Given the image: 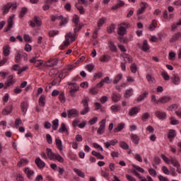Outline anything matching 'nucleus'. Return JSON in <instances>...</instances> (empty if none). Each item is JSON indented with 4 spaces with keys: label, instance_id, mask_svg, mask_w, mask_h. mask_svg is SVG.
<instances>
[{
    "label": "nucleus",
    "instance_id": "1",
    "mask_svg": "<svg viewBox=\"0 0 181 181\" xmlns=\"http://www.w3.org/2000/svg\"><path fill=\"white\" fill-rule=\"evenodd\" d=\"M131 28V24L129 23H122L118 25L117 28V35L119 36H124V35H127V30Z\"/></svg>",
    "mask_w": 181,
    "mask_h": 181
},
{
    "label": "nucleus",
    "instance_id": "2",
    "mask_svg": "<svg viewBox=\"0 0 181 181\" xmlns=\"http://www.w3.org/2000/svg\"><path fill=\"white\" fill-rule=\"evenodd\" d=\"M67 84L70 89L69 93L71 94V96L75 97L76 93H77V91H78L80 87L76 83L68 82Z\"/></svg>",
    "mask_w": 181,
    "mask_h": 181
},
{
    "label": "nucleus",
    "instance_id": "3",
    "mask_svg": "<svg viewBox=\"0 0 181 181\" xmlns=\"http://www.w3.org/2000/svg\"><path fill=\"white\" fill-rule=\"evenodd\" d=\"M81 104H83V109L81 110L80 114L81 115H86V114L90 111V107H88V101L86 99L83 100L81 102Z\"/></svg>",
    "mask_w": 181,
    "mask_h": 181
},
{
    "label": "nucleus",
    "instance_id": "4",
    "mask_svg": "<svg viewBox=\"0 0 181 181\" xmlns=\"http://www.w3.org/2000/svg\"><path fill=\"white\" fill-rule=\"evenodd\" d=\"M107 122V119H102L101 122H99L100 124V127L98 129L97 131V134L98 135H103V134H104V132H105V124Z\"/></svg>",
    "mask_w": 181,
    "mask_h": 181
},
{
    "label": "nucleus",
    "instance_id": "5",
    "mask_svg": "<svg viewBox=\"0 0 181 181\" xmlns=\"http://www.w3.org/2000/svg\"><path fill=\"white\" fill-rule=\"evenodd\" d=\"M14 83H16V81L13 79V76L10 75L8 77L7 81L4 83V89L6 90L8 87H11V86H13Z\"/></svg>",
    "mask_w": 181,
    "mask_h": 181
},
{
    "label": "nucleus",
    "instance_id": "6",
    "mask_svg": "<svg viewBox=\"0 0 181 181\" xmlns=\"http://www.w3.org/2000/svg\"><path fill=\"white\" fill-rule=\"evenodd\" d=\"M13 18L15 16H11L8 19V26L5 28V32H9L13 28Z\"/></svg>",
    "mask_w": 181,
    "mask_h": 181
},
{
    "label": "nucleus",
    "instance_id": "7",
    "mask_svg": "<svg viewBox=\"0 0 181 181\" xmlns=\"http://www.w3.org/2000/svg\"><path fill=\"white\" fill-rule=\"evenodd\" d=\"M69 118H77L78 117V111L76 109H71L68 111Z\"/></svg>",
    "mask_w": 181,
    "mask_h": 181
},
{
    "label": "nucleus",
    "instance_id": "8",
    "mask_svg": "<svg viewBox=\"0 0 181 181\" xmlns=\"http://www.w3.org/2000/svg\"><path fill=\"white\" fill-rule=\"evenodd\" d=\"M155 115L159 119H166V112L157 110L155 112Z\"/></svg>",
    "mask_w": 181,
    "mask_h": 181
},
{
    "label": "nucleus",
    "instance_id": "9",
    "mask_svg": "<svg viewBox=\"0 0 181 181\" xmlns=\"http://www.w3.org/2000/svg\"><path fill=\"white\" fill-rule=\"evenodd\" d=\"M29 107V104L28 102H23L21 104V110L23 112V115H26V112H28V108Z\"/></svg>",
    "mask_w": 181,
    "mask_h": 181
},
{
    "label": "nucleus",
    "instance_id": "10",
    "mask_svg": "<svg viewBox=\"0 0 181 181\" xmlns=\"http://www.w3.org/2000/svg\"><path fill=\"white\" fill-rule=\"evenodd\" d=\"M124 5H125V2H124V1L117 0V4L114 6H112L111 9H112L113 11H115L117 9H119V8H122V6H124Z\"/></svg>",
    "mask_w": 181,
    "mask_h": 181
},
{
    "label": "nucleus",
    "instance_id": "11",
    "mask_svg": "<svg viewBox=\"0 0 181 181\" xmlns=\"http://www.w3.org/2000/svg\"><path fill=\"white\" fill-rule=\"evenodd\" d=\"M35 163L37 165V168H40V169H43V168L46 166V163L39 157L35 158Z\"/></svg>",
    "mask_w": 181,
    "mask_h": 181
},
{
    "label": "nucleus",
    "instance_id": "12",
    "mask_svg": "<svg viewBox=\"0 0 181 181\" xmlns=\"http://www.w3.org/2000/svg\"><path fill=\"white\" fill-rule=\"evenodd\" d=\"M30 63H34L36 67H40L43 64L42 60L37 59V57H35L30 59Z\"/></svg>",
    "mask_w": 181,
    "mask_h": 181
},
{
    "label": "nucleus",
    "instance_id": "13",
    "mask_svg": "<svg viewBox=\"0 0 181 181\" xmlns=\"http://www.w3.org/2000/svg\"><path fill=\"white\" fill-rule=\"evenodd\" d=\"M65 39L66 40H71V43H73L76 40V34H73L71 32L67 33L65 35Z\"/></svg>",
    "mask_w": 181,
    "mask_h": 181
},
{
    "label": "nucleus",
    "instance_id": "14",
    "mask_svg": "<svg viewBox=\"0 0 181 181\" xmlns=\"http://www.w3.org/2000/svg\"><path fill=\"white\" fill-rule=\"evenodd\" d=\"M170 100H172V98H170V97L163 96L162 98H160L157 100L156 104H159V103H160V104H166V103H169V101H170Z\"/></svg>",
    "mask_w": 181,
    "mask_h": 181
},
{
    "label": "nucleus",
    "instance_id": "15",
    "mask_svg": "<svg viewBox=\"0 0 181 181\" xmlns=\"http://www.w3.org/2000/svg\"><path fill=\"white\" fill-rule=\"evenodd\" d=\"M117 144H118V140L115 139L111 140L110 141H107L104 143V145L105 146V148H107V149H108V148H110V146H115V145H117Z\"/></svg>",
    "mask_w": 181,
    "mask_h": 181
},
{
    "label": "nucleus",
    "instance_id": "16",
    "mask_svg": "<svg viewBox=\"0 0 181 181\" xmlns=\"http://www.w3.org/2000/svg\"><path fill=\"white\" fill-rule=\"evenodd\" d=\"M140 111H141V108L139 107H132L129 111V115L130 117H132L133 115H136V114H138V112H139Z\"/></svg>",
    "mask_w": 181,
    "mask_h": 181
},
{
    "label": "nucleus",
    "instance_id": "17",
    "mask_svg": "<svg viewBox=\"0 0 181 181\" xmlns=\"http://www.w3.org/2000/svg\"><path fill=\"white\" fill-rule=\"evenodd\" d=\"M180 37H181V33L180 32H178V33H175L170 39V43H175V42H177V40H179V39H180Z\"/></svg>",
    "mask_w": 181,
    "mask_h": 181
},
{
    "label": "nucleus",
    "instance_id": "18",
    "mask_svg": "<svg viewBox=\"0 0 181 181\" xmlns=\"http://www.w3.org/2000/svg\"><path fill=\"white\" fill-rule=\"evenodd\" d=\"M12 112V105H9L2 110L3 115H9Z\"/></svg>",
    "mask_w": 181,
    "mask_h": 181
},
{
    "label": "nucleus",
    "instance_id": "19",
    "mask_svg": "<svg viewBox=\"0 0 181 181\" xmlns=\"http://www.w3.org/2000/svg\"><path fill=\"white\" fill-rule=\"evenodd\" d=\"M100 62L102 63H107L111 60V56L107 54V55H102L99 58Z\"/></svg>",
    "mask_w": 181,
    "mask_h": 181
},
{
    "label": "nucleus",
    "instance_id": "20",
    "mask_svg": "<svg viewBox=\"0 0 181 181\" xmlns=\"http://www.w3.org/2000/svg\"><path fill=\"white\" fill-rule=\"evenodd\" d=\"M57 59H49L46 62L45 66H47V67H53V66H57Z\"/></svg>",
    "mask_w": 181,
    "mask_h": 181
},
{
    "label": "nucleus",
    "instance_id": "21",
    "mask_svg": "<svg viewBox=\"0 0 181 181\" xmlns=\"http://www.w3.org/2000/svg\"><path fill=\"white\" fill-rule=\"evenodd\" d=\"M3 54L6 57H8L11 54V47L9 45H6L3 47Z\"/></svg>",
    "mask_w": 181,
    "mask_h": 181
},
{
    "label": "nucleus",
    "instance_id": "22",
    "mask_svg": "<svg viewBox=\"0 0 181 181\" xmlns=\"http://www.w3.org/2000/svg\"><path fill=\"white\" fill-rule=\"evenodd\" d=\"M47 156L50 160H54L56 157V153H53L51 148H47Z\"/></svg>",
    "mask_w": 181,
    "mask_h": 181
},
{
    "label": "nucleus",
    "instance_id": "23",
    "mask_svg": "<svg viewBox=\"0 0 181 181\" xmlns=\"http://www.w3.org/2000/svg\"><path fill=\"white\" fill-rule=\"evenodd\" d=\"M124 128H125V123H120L114 129V132H120Z\"/></svg>",
    "mask_w": 181,
    "mask_h": 181
},
{
    "label": "nucleus",
    "instance_id": "24",
    "mask_svg": "<svg viewBox=\"0 0 181 181\" xmlns=\"http://www.w3.org/2000/svg\"><path fill=\"white\" fill-rule=\"evenodd\" d=\"M130 138H131L132 142L136 144V145H138L139 144V136H138V135L132 134L130 135Z\"/></svg>",
    "mask_w": 181,
    "mask_h": 181
},
{
    "label": "nucleus",
    "instance_id": "25",
    "mask_svg": "<svg viewBox=\"0 0 181 181\" xmlns=\"http://www.w3.org/2000/svg\"><path fill=\"white\" fill-rule=\"evenodd\" d=\"M122 57L126 63H132V57L127 54H123Z\"/></svg>",
    "mask_w": 181,
    "mask_h": 181
},
{
    "label": "nucleus",
    "instance_id": "26",
    "mask_svg": "<svg viewBox=\"0 0 181 181\" xmlns=\"http://www.w3.org/2000/svg\"><path fill=\"white\" fill-rule=\"evenodd\" d=\"M55 144L57 145V147L60 151V152H62L63 151V143L62 142V140L59 139H55Z\"/></svg>",
    "mask_w": 181,
    "mask_h": 181
},
{
    "label": "nucleus",
    "instance_id": "27",
    "mask_svg": "<svg viewBox=\"0 0 181 181\" xmlns=\"http://www.w3.org/2000/svg\"><path fill=\"white\" fill-rule=\"evenodd\" d=\"M122 74H117L113 80V84H118V83L122 80Z\"/></svg>",
    "mask_w": 181,
    "mask_h": 181
},
{
    "label": "nucleus",
    "instance_id": "28",
    "mask_svg": "<svg viewBox=\"0 0 181 181\" xmlns=\"http://www.w3.org/2000/svg\"><path fill=\"white\" fill-rule=\"evenodd\" d=\"M25 173L27 175L28 179H32V176H33V174L35 173V172L30 170V168H26L25 169Z\"/></svg>",
    "mask_w": 181,
    "mask_h": 181
},
{
    "label": "nucleus",
    "instance_id": "29",
    "mask_svg": "<svg viewBox=\"0 0 181 181\" xmlns=\"http://www.w3.org/2000/svg\"><path fill=\"white\" fill-rule=\"evenodd\" d=\"M148 92H144L143 94L140 95L138 98H137V103H141V101H144V100H145V98H146V97H148Z\"/></svg>",
    "mask_w": 181,
    "mask_h": 181
},
{
    "label": "nucleus",
    "instance_id": "30",
    "mask_svg": "<svg viewBox=\"0 0 181 181\" xmlns=\"http://www.w3.org/2000/svg\"><path fill=\"white\" fill-rule=\"evenodd\" d=\"M145 9H146V6L145 3H141V8L137 11V15H141L145 12Z\"/></svg>",
    "mask_w": 181,
    "mask_h": 181
},
{
    "label": "nucleus",
    "instance_id": "31",
    "mask_svg": "<svg viewBox=\"0 0 181 181\" xmlns=\"http://www.w3.org/2000/svg\"><path fill=\"white\" fill-rule=\"evenodd\" d=\"M172 82L173 83V84H175V86H177V84H179V83H180V78H179V76L174 75L172 78H171Z\"/></svg>",
    "mask_w": 181,
    "mask_h": 181
},
{
    "label": "nucleus",
    "instance_id": "32",
    "mask_svg": "<svg viewBox=\"0 0 181 181\" xmlns=\"http://www.w3.org/2000/svg\"><path fill=\"white\" fill-rule=\"evenodd\" d=\"M46 100V96H45V95H42L40 97L39 99V105L40 107H45V101Z\"/></svg>",
    "mask_w": 181,
    "mask_h": 181
},
{
    "label": "nucleus",
    "instance_id": "33",
    "mask_svg": "<svg viewBox=\"0 0 181 181\" xmlns=\"http://www.w3.org/2000/svg\"><path fill=\"white\" fill-rule=\"evenodd\" d=\"M158 26V23L156 20L152 21V23L148 27L149 30H155L156 29V27Z\"/></svg>",
    "mask_w": 181,
    "mask_h": 181
},
{
    "label": "nucleus",
    "instance_id": "34",
    "mask_svg": "<svg viewBox=\"0 0 181 181\" xmlns=\"http://www.w3.org/2000/svg\"><path fill=\"white\" fill-rule=\"evenodd\" d=\"M176 136V132L174 129H170L168 131V138L172 139Z\"/></svg>",
    "mask_w": 181,
    "mask_h": 181
},
{
    "label": "nucleus",
    "instance_id": "35",
    "mask_svg": "<svg viewBox=\"0 0 181 181\" xmlns=\"http://www.w3.org/2000/svg\"><path fill=\"white\" fill-rule=\"evenodd\" d=\"M59 132H66V134H69V131L67 130V127H66V124L62 123L61 127L59 129Z\"/></svg>",
    "mask_w": 181,
    "mask_h": 181
},
{
    "label": "nucleus",
    "instance_id": "36",
    "mask_svg": "<svg viewBox=\"0 0 181 181\" xmlns=\"http://www.w3.org/2000/svg\"><path fill=\"white\" fill-rule=\"evenodd\" d=\"M27 163H28V159H26V158H23V159H21V160L17 163V166H18V168H21V167H22V166L26 165Z\"/></svg>",
    "mask_w": 181,
    "mask_h": 181
},
{
    "label": "nucleus",
    "instance_id": "37",
    "mask_svg": "<svg viewBox=\"0 0 181 181\" xmlns=\"http://www.w3.org/2000/svg\"><path fill=\"white\" fill-rule=\"evenodd\" d=\"M58 20L62 21L60 23L61 26H63V25H66L67 23L68 20L66 18H64L63 16H58Z\"/></svg>",
    "mask_w": 181,
    "mask_h": 181
},
{
    "label": "nucleus",
    "instance_id": "38",
    "mask_svg": "<svg viewBox=\"0 0 181 181\" xmlns=\"http://www.w3.org/2000/svg\"><path fill=\"white\" fill-rule=\"evenodd\" d=\"M57 128H59V119H55L52 121V129L57 131Z\"/></svg>",
    "mask_w": 181,
    "mask_h": 181
},
{
    "label": "nucleus",
    "instance_id": "39",
    "mask_svg": "<svg viewBox=\"0 0 181 181\" xmlns=\"http://www.w3.org/2000/svg\"><path fill=\"white\" fill-rule=\"evenodd\" d=\"M133 94H134V89L130 88V89L126 90L124 97H125V98H129V97H131Z\"/></svg>",
    "mask_w": 181,
    "mask_h": 181
},
{
    "label": "nucleus",
    "instance_id": "40",
    "mask_svg": "<svg viewBox=\"0 0 181 181\" xmlns=\"http://www.w3.org/2000/svg\"><path fill=\"white\" fill-rule=\"evenodd\" d=\"M109 47L112 52H117V46L114 45V42H112V40L109 41Z\"/></svg>",
    "mask_w": 181,
    "mask_h": 181
},
{
    "label": "nucleus",
    "instance_id": "41",
    "mask_svg": "<svg viewBox=\"0 0 181 181\" xmlns=\"http://www.w3.org/2000/svg\"><path fill=\"white\" fill-rule=\"evenodd\" d=\"M54 160H57V162L63 163V162H64V158H63V157H62V156H60L59 153H57L54 158Z\"/></svg>",
    "mask_w": 181,
    "mask_h": 181
},
{
    "label": "nucleus",
    "instance_id": "42",
    "mask_svg": "<svg viewBox=\"0 0 181 181\" xmlns=\"http://www.w3.org/2000/svg\"><path fill=\"white\" fill-rule=\"evenodd\" d=\"M2 9L4 13H8L9 12V9H11V3H8L7 4L4 5Z\"/></svg>",
    "mask_w": 181,
    "mask_h": 181
},
{
    "label": "nucleus",
    "instance_id": "43",
    "mask_svg": "<svg viewBox=\"0 0 181 181\" xmlns=\"http://www.w3.org/2000/svg\"><path fill=\"white\" fill-rule=\"evenodd\" d=\"M149 45H148V40H145L143 42L142 50L144 52H148Z\"/></svg>",
    "mask_w": 181,
    "mask_h": 181
},
{
    "label": "nucleus",
    "instance_id": "44",
    "mask_svg": "<svg viewBox=\"0 0 181 181\" xmlns=\"http://www.w3.org/2000/svg\"><path fill=\"white\" fill-rule=\"evenodd\" d=\"M59 100L60 103H66V96H64V92H61L59 95Z\"/></svg>",
    "mask_w": 181,
    "mask_h": 181
},
{
    "label": "nucleus",
    "instance_id": "45",
    "mask_svg": "<svg viewBox=\"0 0 181 181\" xmlns=\"http://www.w3.org/2000/svg\"><path fill=\"white\" fill-rule=\"evenodd\" d=\"M69 46H70V41L66 40L64 42V45L59 47V49L60 50H64V49L69 47Z\"/></svg>",
    "mask_w": 181,
    "mask_h": 181
},
{
    "label": "nucleus",
    "instance_id": "46",
    "mask_svg": "<svg viewBox=\"0 0 181 181\" xmlns=\"http://www.w3.org/2000/svg\"><path fill=\"white\" fill-rule=\"evenodd\" d=\"M89 94L90 95H97L98 94V90L96 88H89Z\"/></svg>",
    "mask_w": 181,
    "mask_h": 181
},
{
    "label": "nucleus",
    "instance_id": "47",
    "mask_svg": "<svg viewBox=\"0 0 181 181\" xmlns=\"http://www.w3.org/2000/svg\"><path fill=\"white\" fill-rule=\"evenodd\" d=\"M73 22L74 23H75V25L74 26H78V23L80 22V17L78 16L77 15H74V18H73Z\"/></svg>",
    "mask_w": 181,
    "mask_h": 181
},
{
    "label": "nucleus",
    "instance_id": "48",
    "mask_svg": "<svg viewBox=\"0 0 181 181\" xmlns=\"http://www.w3.org/2000/svg\"><path fill=\"white\" fill-rule=\"evenodd\" d=\"M161 158L163 159V160H164V162H165V163H167L168 165H170V162L172 161V158L169 159V158H168L166 156V155L165 154H161Z\"/></svg>",
    "mask_w": 181,
    "mask_h": 181
},
{
    "label": "nucleus",
    "instance_id": "49",
    "mask_svg": "<svg viewBox=\"0 0 181 181\" xmlns=\"http://www.w3.org/2000/svg\"><path fill=\"white\" fill-rule=\"evenodd\" d=\"M92 155H93V156H96L98 159H104V156H103L100 153H97L95 151H92Z\"/></svg>",
    "mask_w": 181,
    "mask_h": 181
},
{
    "label": "nucleus",
    "instance_id": "50",
    "mask_svg": "<svg viewBox=\"0 0 181 181\" xmlns=\"http://www.w3.org/2000/svg\"><path fill=\"white\" fill-rule=\"evenodd\" d=\"M74 172H75V173L77 174L78 176H80V177H85V176H86L84 175V173H83L81 170H80L77 168H74Z\"/></svg>",
    "mask_w": 181,
    "mask_h": 181
},
{
    "label": "nucleus",
    "instance_id": "51",
    "mask_svg": "<svg viewBox=\"0 0 181 181\" xmlns=\"http://www.w3.org/2000/svg\"><path fill=\"white\" fill-rule=\"evenodd\" d=\"M119 146L122 149H129V146L125 141H120Z\"/></svg>",
    "mask_w": 181,
    "mask_h": 181
},
{
    "label": "nucleus",
    "instance_id": "52",
    "mask_svg": "<svg viewBox=\"0 0 181 181\" xmlns=\"http://www.w3.org/2000/svg\"><path fill=\"white\" fill-rule=\"evenodd\" d=\"M112 101L114 103H118V101L121 100V95H113L112 96Z\"/></svg>",
    "mask_w": 181,
    "mask_h": 181
},
{
    "label": "nucleus",
    "instance_id": "53",
    "mask_svg": "<svg viewBox=\"0 0 181 181\" xmlns=\"http://www.w3.org/2000/svg\"><path fill=\"white\" fill-rule=\"evenodd\" d=\"M171 165H173L175 168L179 166L180 163H179V161L176 160V158H171Z\"/></svg>",
    "mask_w": 181,
    "mask_h": 181
},
{
    "label": "nucleus",
    "instance_id": "54",
    "mask_svg": "<svg viewBox=\"0 0 181 181\" xmlns=\"http://www.w3.org/2000/svg\"><path fill=\"white\" fill-rule=\"evenodd\" d=\"M115 30V25L112 24L109 27L107 28V33H112Z\"/></svg>",
    "mask_w": 181,
    "mask_h": 181
},
{
    "label": "nucleus",
    "instance_id": "55",
    "mask_svg": "<svg viewBox=\"0 0 181 181\" xmlns=\"http://www.w3.org/2000/svg\"><path fill=\"white\" fill-rule=\"evenodd\" d=\"M130 70L132 73L135 74L138 70V67L136 66V64H132V66H130Z\"/></svg>",
    "mask_w": 181,
    "mask_h": 181
},
{
    "label": "nucleus",
    "instance_id": "56",
    "mask_svg": "<svg viewBox=\"0 0 181 181\" xmlns=\"http://www.w3.org/2000/svg\"><path fill=\"white\" fill-rule=\"evenodd\" d=\"M105 21H107L106 18H102L99 19V21L98 22V28H101L104 23H105Z\"/></svg>",
    "mask_w": 181,
    "mask_h": 181
},
{
    "label": "nucleus",
    "instance_id": "57",
    "mask_svg": "<svg viewBox=\"0 0 181 181\" xmlns=\"http://www.w3.org/2000/svg\"><path fill=\"white\" fill-rule=\"evenodd\" d=\"M110 109L113 112H118L121 110V107H119V105H112L110 107Z\"/></svg>",
    "mask_w": 181,
    "mask_h": 181
},
{
    "label": "nucleus",
    "instance_id": "58",
    "mask_svg": "<svg viewBox=\"0 0 181 181\" xmlns=\"http://www.w3.org/2000/svg\"><path fill=\"white\" fill-rule=\"evenodd\" d=\"M26 12H28V8L25 7L22 8L20 12V18H23L26 15Z\"/></svg>",
    "mask_w": 181,
    "mask_h": 181
},
{
    "label": "nucleus",
    "instance_id": "59",
    "mask_svg": "<svg viewBox=\"0 0 181 181\" xmlns=\"http://www.w3.org/2000/svg\"><path fill=\"white\" fill-rule=\"evenodd\" d=\"M59 73V71L56 69H52L51 71H49V75L51 77H54V76H56V74H57Z\"/></svg>",
    "mask_w": 181,
    "mask_h": 181
},
{
    "label": "nucleus",
    "instance_id": "60",
    "mask_svg": "<svg viewBox=\"0 0 181 181\" xmlns=\"http://www.w3.org/2000/svg\"><path fill=\"white\" fill-rule=\"evenodd\" d=\"M148 173L151 176H153L154 177H156V175H158V173H156V170L153 168L148 169Z\"/></svg>",
    "mask_w": 181,
    "mask_h": 181
},
{
    "label": "nucleus",
    "instance_id": "61",
    "mask_svg": "<svg viewBox=\"0 0 181 181\" xmlns=\"http://www.w3.org/2000/svg\"><path fill=\"white\" fill-rule=\"evenodd\" d=\"M170 124L171 125H179V120L175 119V117H172L170 118Z\"/></svg>",
    "mask_w": 181,
    "mask_h": 181
},
{
    "label": "nucleus",
    "instance_id": "62",
    "mask_svg": "<svg viewBox=\"0 0 181 181\" xmlns=\"http://www.w3.org/2000/svg\"><path fill=\"white\" fill-rule=\"evenodd\" d=\"M46 139L47 144H49V145H52V144H53V139H52V136H50V134H47L46 135Z\"/></svg>",
    "mask_w": 181,
    "mask_h": 181
},
{
    "label": "nucleus",
    "instance_id": "63",
    "mask_svg": "<svg viewBox=\"0 0 181 181\" xmlns=\"http://www.w3.org/2000/svg\"><path fill=\"white\" fill-rule=\"evenodd\" d=\"M97 121H98V117H94L90 120H89L88 124L90 125H94V124H95V122H97Z\"/></svg>",
    "mask_w": 181,
    "mask_h": 181
},
{
    "label": "nucleus",
    "instance_id": "64",
    "mask_svg": "<svg viewBox=\"0 0 181 181\" xmlns=\"http://www.w3.org/2000/svg\"><path fill=\"white\" fill-rule=\"evenodd\" d=\"M149 112H144L141 116V119L142 121H146V119H148V118H149Z\"/></svg>",
    "mask_w": 181,
    "mask_h": 181
}]
</instances>
